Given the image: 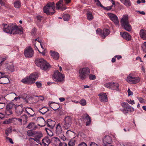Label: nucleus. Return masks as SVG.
<instances>
[{
    "label": "nucleus",
    "mask_w": 146,
    "mask_h": 146,
    "mask_svg": "<svg viewBox=\"0 0 146 146\" xmlns=\"http://www.w3.org/2000/svg\"><path fill=\"white\" fill-rule=\"evenodd\" d=\"M5 138L7 139L9 141V142L13 144L14 143L12 139L8 137H6Z\"/></svg>",
    "instance_id": "052dcab7"
},
{
    "label": "nucleus",
    "mask_w": 146,
    "mask_h": 146,
    "mask_svg": "<svg viewBox=\"0 0 146 146\" xmlns=\"http://www.w3.org/2000/svg\"><path fill=\"white\" fill-rule=\"evenodd\" d=\"M35 97L36 98V100H38V101H43L44 99V97L42 96H35Z\"/></svg>",
    "instance_id": "8fccbe9b"
},
{
    "label": "nucleus",
    "mask_w": 146,
    "mask_h": 146,
    "mask_svg": "<svg viewBox=\"0 0 146 146\" xmlns=\"http://www.w3.org/2000/svg\"><path fill=\"white\" fill-rule=\"evenodd\" d=\"M72 122V118L70 116H67L64 118V120L62 123L63 127L65 129H68L71 126Z\"/></svg>",
    "instance_id": "0eeeda50"
},
{
    "label": "nucleus",
    "mask_w": 146,
    "mask_h": 146,
    "mask_svg": "<svg viewBox=\"0 0 146 146\" xmlns=\"http://www.w3.org/2000/svg\"><path fill=\"white\" fill-rule=\"evenodd\" d=\"M107 15L110 19L115 24L119 25V21L117 16L115 14L111 13H108Z\"/></svg>",
    "instance_id": "f8f14e48"
},
{
    "label": "nucleus",
    "mask_w": 146,
    "mask_h": 146,
    "mask_svg": "<svg viewBox=\"0 0 146 146\" xmlns=\"http://www.w3.org/2000/svg\"><path fill=\"white\" fill-rule=\"evenodd\" d=\"M42 144L44 146H48L51 142V140L48 137H46L42 140Z\"/></svg>",
    "instance_id": "a878e982"
},
{
    "label": "nucleus",
    "mask_w": 146,
    "mask_h": 146,
    "mask_svg": "<svg viewBox=\"0 0 146 146\" xmlns=\"http://www.w3.org/2000/svg\"><path fill=\"white\" fill-rule=\"evenodd\" d=\"M89 78L90 80H94L96 78V76L95 75L90 74L89 75Z\"/></svg>",
    "instance_id": "603ef678"
},
{
    "label": "nucleus",
    "mask_w": 146,
    "mask_h": 146,
    "mask_svg": "<svg viewBox=\"0 0 146 146\" xmlns=\"http://www.w3.org/2000/svg\"><path fill=\"white\" fill-rule=\"evenodd\" d=\"M21 82L24 84H32L34 83L31 78H30V76L29 77H26L25 78L23 79Z\"/></svg>",
    "instance_id": "a211bd4d"
},
{
    "label": "nucleus",
    "mask_w": 146,
    "mask_h": 146,
    "mask_svg": "<svg viewBox=\"0 0 146 146\" xmlns=\"http://www.w3.org/2000/svg\"><path fill=\"white\" fill-rule=\"evenodd\" d=\"M23 33L22 29L21 27H17L16 34H21Z\"/></svg>",
    "instance_id": "37998d69"
},
{
    "label": "nucleus",
    "mask_w": 146,
    "mask_h": 146,
    "mask_svg": "<svg viewBox=\"0 0 146 146\" xmlns=\"http://www.w3.org/2000/svg\"><path fill=\"white\" fill-rule=\"evenodd\" d=\"M5 104L4 103H0V109H3L5 106Z\"/></svg>",
    "instance_id": "680f3d73"
},
{
    "label": "nucleus",
    "mask_w": 146,
    "mask_h": 146,
    "mask_svg": "<svg viewBox=\"0 0 146 146\" xmlns=\"http://www.w3.org/2000/svg\"><path fill=\"white\" fill-rule=\"evenodd\" d=\"M75 141L74 140H71L68 143V146H74Z\"/></svg>",
    "instance_id": "a18cd8bd"
},
{
    "label": "nucleus",
    "mask_w": 146,
    "mask_h": 146,
    "mask_svg": "<svg viewBox=\"0 0 146 146\" xmlns=\"http://www.w3.org/2000/svg\"><path fill=\"white\" fill-rule=\"evenodd\" d=\"M104 86L108 88H109L113 90H119V84L117 83L113 82H110L104 84Z\"/></svg>",
    "instance_id": "9d476101"
},
{
    "label": "nucleus",
    "mask_w": 146,
    "mask_h": 146,
    "mask_svg": "<svg viewBox=\"0 0 146 146\" xmlns=\"http://www.w3.org/2000/svg\"><path fill=\"white\" fill-rule=\"evenodd\" d=\"M21 119H23L22 121H25L27 120V116L26 115H22L21 118Z\"/></svg>",
    "instance_id": "13d9d810"
},
{
    "label": "nucleus",
    "mask_w": 146,
    "mask_h": 146,
    "mask_svg": "<svg viewBox=\"0 0 146 146\" xmlns=\"http://www.w3.org/2000/svg\"><path fill=\"white\" fill-rule=\"evenodd\" d=\"M36 28H34L32 29L31 32V34L33 35H35L36 34Z\"/></svg>",
    "instance_id": "864d4df0"
},
{
    "label": "nucleus",
    "mask_w": 146,
    "mask_h": 146,
    "mask_svg": "<svg viewBox=\"0 0 146 146\" xmlns=\"http://www.w3.org/2000/svg\"><path fill=\"white\" fill-rule=\"evenodd\" d=\"M83 116L84 117L83 118H84L85 119L86 121V126L89 125L91 123V119L90 117L87 113L84 114Z\"/></svg>",
    "instance_id": "5701e85b"
},
{
    "label": "nucleus",
    "mask_w": 146,
    "mask_h": 146,
    "mask_svg": "<svg viewBox=\"0 0 146 146\" xmlns=\"http://www.w3.org/2000/svg\"><path fill=\"white\" fill-rule=\"evenodd\" d=\"M13 27L11 29L10 33L13 35L16 34L17 26L15 24H13Z\"/></svg>",
    "instance_id": "72a5a7b5"
},
{
    "label": "nucleus",
    "mask_w": 146,
    "mask_h": 146,
    "mask_svg": "<svg viewBox=\"0 0 146 146\" xmlns=\"http://www.w3.org/2000/svg\"><path fill=\"white\" fill-rule=\"evenodd\" d=\"M82 106H85L86 104V100L84 99H82L79 102Z\"/></svg>",
    "instance_id": "c03bdc74"
},
{
    "label": "nucleus",
    "mask_w": 146,
    "mask_h": 146,
    "mask_svg": "<svg viewBox=\"0 0 146 146\" xmlns=\"http://www.w3.org/2000/svg\"><path fill=\"white\" fill-rule=\"evenodd\" d=\"M53 77L54 80L57 82L63 81L65 78L64 75L60 73L58 70H56L54 72Z\"/></svg>",
    "instance_id": "39448f33"
},
{
    "label": "nucleus",
    "mask_w": 146,
    "mask_h": 146,
    "mask_svg": "<svg viewBox=\"0 0 146 146\" xmlns=\"http://www.w3.org/2000/svg\"><path fill=\"white\" fill-rule=\"evenodd\" d=\"M27 95L26 94H22V96L21 98L23 99H25L27 97Z\"/></svg>",
    "instance_id": "69168bd1"
},
{
    "label": "nucleus",
    "mask_w": 146,
    "mask_h": 146,
    "mask_svg": "<svg viewBox=\"0 0 146 146\" xmlns=\"http://www.w3.org/2000/svg\"><path fill=\"white\" fill-rule=\"evenodd\" d=\"M127 101L128 103L131 105H133L135 104L134 101V100H127Z\"/></svg>",
    "instance_id": "0e129e2a"
},
{
    "label": "nucleus",
    "mask_w": 146,
    "mask_h": 146,
    "mask_svg": "<svg viewBox=\"0 0 146 146\" xmlns=\"http://www.w3.org/2000/svg\"><path fill=\"white\" fill-rule=\"evenodd\" d=\"M42 17L40 15H38L36 17L37 20L38 22H40L41 21Z\"/></svg>",
    "instance_id": "4d7b16f0"
},
{
    "label": "nucleus",
    "mask_w": 146,
    "mask_h": 146,
    "mask_svg": "<svg viewBox=\"0 0 146 146\" xmlns=\"http://www.w3.org/2000/svg\"><path fill=\"white\" fill-rule=\"evenodd\" d=\"M62 129L60 126V123H58L56 127V134L58 135L62 133Z\"/></svg>",
    "instance_id": "473e14b6"
},
{
    "label": "nucleus",
    "mask_w": 146,
    "mask_h": 146,
    "mask_svg": "<svg viewBox=\"0 0 146 146\" xmlns=\"http://www.w3.org/2000/svg\"><path fill=\"white\" fill-rule=\"evenodd\" d=\"M139 35L141 37L143 40H146V31L143 29L140 31Z\"/></svg>",
    "instance_id": "7c9ffc66"
},
{
    "label": "nucleus",
    "mask_w": 146,
    "mask_h": 146,
    "mask_svg": "<svg viewBox=\"0 0 146 146\" xmlns=\"http://www.w3.org/2000/svg\"><path fill=\"white\" fill-rule=\"evenodd\" d=\"M123 109L121 110L124 113H129L134 111V108L129 105L127 103L123 102L121 104Z\"/></svg>",
    "instance_id": "423d86ee"
},
{
    "label": "nucleus",
    "mask_w": 146,
    "mask_h": 146,
    "mask_svg": "<svg viewBox=\"0 0 146 146\" xmlns=\"http://www.w3.org/2000/svg\"><path fill=\"white\" fill-rule=\"evenodd\" d=\"M30 77L33 81L34 83L35 82L36 80L38 77V75L37 73L34 72L32 73L30 75Z\"/></svg>",
    "instance_id": "2f4dec72"
},
{
    "label": "nucleus",
    "mask_w": 146,
    "mask_h": 146,
    "mask_svg": "<svg viewBox=\"0 0 146 146\" xmlns=\"http://www.w3.org/2000/svg\"><path fill=\"white\" fill-rule=\"evenodd\" d=\"M24 111L22 105L15 106V112L17 115H21Z\"/></svg>",
    "instance_id": "ddd939ff"
},
{
    "label": "nucleus",
    "mask_w": 146,
    "mask_h": 146,
    "mask_svg": "<svg viewBox=\"0 0 146 146\" xmlns=\"http://www.w3.org/2000/svg\"><path fill=\"white\" fill-rule=\"evenodd\" d=\"M142 50L144 53H146V42H144L141 46Z\"/></svg>",
    "instance_id": "ea45409f"
},
{
    "label": "nucleus",
    "mask_w": 146,
    "mask_h": 146,
    "mask_svg": "<svg viewBox=\"0 0 146 146\" xmlns=\"http://www.w3.org/2000/svg\"><path fill=\"white\" fill-rule=\"evenodd\" d=\"M86 15L87 16V19L88 20L91 21L93 19L94 17L91 12H87Z\"/></svg>",
    "instance_id": "e433bc0d"
},
{
    "label": "nucleus",
    "mask_w": 146,
    "mask_h": 146,
    "mask_svg": "<svg viewBox=\"0 0 146 146\" xmlns=\"http://www.w3.org/2000/svg\"><path fill=\"white\" fill-rule=\"evenodd\" d=\"M39 110H38V112L41 113L42 115L44 114L46 112L49 111V109L45 106L42 107H40L39 108Z\"/></svg>",
    "instance_id": "bb28decb"
},
{
    "label": "nucleus",
    "mask_w": 146,
    "mask_h": 146,
    "mask_svg": "<svg viewBox=\"0 0 146 146\" xmlns=\"http://www.w3.org/2000/svg\"><path fill=\"white\" fill-rule=\"evenodd\" d=\"M33 50L30 46L26 47L24 50V54L27 58L32 57L33 54Z\"/></svg>",
    "instance_id": "9b49d317"
},
{
    "label": "nucleus",
    "mask_w": 146,
    "mask_h": 146,
    "mask_svg": "<svg viewBox=\"0 0 146 146\" xmlns=\"http://www.w3.org/2000/svg\"><path fill=\"white\" fill-rule=\"evenodd\" d=\"M99 99L102 102H105L108 101L107 96L105 93H102L98 95Z\"/></svg>",
    "instance_id": "f3484780"
},
{
    "label": "nucleus",
    "mask_w": 146,
    "mask_h": 146,
    "mask_svg": "<svg viewBox=\"0 0 146 146\" xmlns=\"http://www.w3.org/2000/svg\"><path fill=\"white\" fill-rule=\"evenodd\" d=\"M90 146H98V145L94 142H91Z\"/></svg>",
    "instance_id": "774afa93"
},
{
    "label": "nucleus",
    "mask_w": 146,
    "mask_h": 146,
    "mask_svg": "<svg viewBox=\"0 0 146 146\" xmlns=\"http://www.w3.org/2000/svg\"><path fill=\"white\" fill-rule=\"evenodd\" d=\"M5 113L6 115H9L12 113V110L6 109L5 111Z\"/></svg>",
    "instance_id": "09e8293b"
},
{
    "label": "nucleus",
    "mask_w": 146,
    "mask_h": 146,
    "mask_svg": "<svg viewBox=\"0 0 146 146\" xmlns=\"http://www.w3.org/2000/svg\"><path fill=\"white\" fill-rule=\"evenodd\" d=\"M35 84L36 85L37 87L39 88L41 87L42 86V84L40 82H36Z\"/></svg>",
    "instance_id": "6e6d98bb"
},
{
    "label": "nucleus",
    "mask_w": 146,
    "mask_h": 146,
    "mask_svg": "<svg viewBox=\"0 0 146 146\" xmlns=\"http://www.w3.org/2000/svg\"><path fill=\"white\" fill-rule=\"evenodd\" d=\"M8 69L11 72H13L14 70V66L13 64H9L7 66Z\"/></svg>",
    "instance_id": "a19ab883"
},
{
    "label": "nucleus",
    "mask_w": 146,
    "mask_h": 146,
    "mask_svg": "<svg viewBox=\"0 0 146 146\" xmlns=\"http://www.w3.org/2000/svg\"><path fill=\"white\" fill-rule=\"evenodd\" d=\"M34 132H33L31 130H28L27 132V135L29 136H34Z\"/></svg>",
    "instance_id": "49530a36"
},
{
    "label": "nucleus",
    "mask_w": 146,
    "mask_h": 146,
    "mask_svg": "<svg viewBox=\"0 0 146 146\" xmlns=\"http://www.w3.org/2000/svg\"><path fill=\"white\" fill-rule=\"evenodd\" d=\"M127 81L131 84H135L139 83L140 81V78L138 77H135L132 76L131 74L127 76L126 79Z\"/></svg>",
    "instance_id": "6e6552de"
},
{
    "label": "nucleus",
    "mask_w": 146,
    "mask_h": 146,
    "mask_svg": "<svg viewBox=\"0 0 146 146\" xmlns=\"http://www.w3.org/2000/svg\"><path fill=\"white\" fill-rule=\"evenodd\" d=\"M121 26L123 27L125 30L128 31H131L132 28L129 23L127 15H125L123 16L121 19Z\"/></svg>",
    "instance_id": "f03ea898"
},
{
    "label": "nucleus",
    "mask_w": 146,
    "mask_h": 146,
    "mask_svg": "<svg viewBox=\"0 0 146 146\" xmlns=\"http://www.w3.org/2000/svg\"><path fill=\"white\" fill-rule=\"evenodd\" d=\"M5 74L4 72H0V81H3V80H5L4 81L1 82V83L2 84H5L8 83L9 79L3 76Z\"/></svg>",
    "instance_id": "aec40b11"
},
{
    "label": "nucleus",
    "mask_w": 146,
    "mask_h": 146,
    "mask_svg": "<svg viewBox=\"0 0 146 146\" xmlns=\"http://www.w3.org/2000/svg\"><path fill=\"white\" fill-rule=\"evenodd\" d=\"M2 25L4 27L3 29V31L5 33H10L11 29L13 27V24H10L8 25L3 24Z\"/></svg>",
    "instance_id": "4468645a"
},
{
    "label": "nucleus",
    "mask_w": 146,
    "mask_h": 146,
    "mask_svg": "<svg viewBox=\"0 0 146 146\" xmlns=\"http://www.w3.org/2000/svg\"><path fill=\"white\" fill-rule=\"evenodd\" d=\"M11 132L12 130L11 128H9L7 129V130L5 131V133L7 136V137L9 135V134L11 133Z\"/></svg>",
    "instance_id": "3c124183"
},
{
    "label": "nucleus",
    "mask_w": 146,
    "mask_h": 146,
    "mask_svg": "<svg viewBox=\"0 0 146 146\" xmlns=\"http://www.w3.org/2000/svg\"><path fill=\"white\" fill-rule=\"evenodd\" d=\"M60 138L63 141L65 140L66 139V137L62 134L60 135Z\"/></svg>",
    "instance_id": "e2e57ef3"
},
{
    "label": "nucleus",
    "mask_w": 146,
    "mask_h": 146,
    "mask_svg": "<svg viewBox=\"0 0 146 146\" xmlns=\"http://www.w3.org/2000/svg\"><path fill=\"white\" fill-rule=\"evenodd\" d=\"M121 2L127 7L131 6V3L129 0H120Z\"/></svg>",
    "instance_id": "c9c22d12"
},
{
    "label": "nucleus",
    "mask_w": 146,
    "mask_h": 146,
    "mask_svg": "<svg viewBox=\"0 0 146 146\" xmlns=\"http://www.w3.org/2000/svg\"><path fill=\"white\" fill-rule=\"evenodd\" d=\"M43 136V134L40 131H35L34 132V138H29L28 140L30 143L35 141L38 143L40 142V139Z\"/></svg>",
    "instance_id": "20e7f679"
},
{
    "label": "nucleus",
    "mask_w": 146,
    "mask_h": 146,
    "mask_svg": "<svg viewBox=\"0 0 146 146\" xmlns=\"http://www.w3.org/2000/svg\"><path fill=\"white\" fill-rule=\"evenodd\" d=\"M55 122L50 119H48L47 120V122L46 123V124L47 126L49 127L52 128L54 126Z\"/></svg>",
    "instance_id": "393cba45"
},
{
    "label": "nucleus",
    "mask_w": 146,
    "mask_h": 146,
    "mask_svg": "<svg viewBox=\"0 0 146 146\" xmlns=\"http://www.w3.org/2000/svg\"><path fill=\"white\" fill-rule=\"evenodd\" d=\"M37 66L39 67L40 68L44 70H46L50 68L51 66L50 64H36Z\"/></svg>",
    "instance_id": "c756f323"
},
{
    "label": "nucleus",
    "mask_w": 146,
    "mask_h": 146,
    "mask_svg": "<svg viewBox=\"0 0 146 146\" xmlns=\"http://www.w3.org/2000/svg\"><path fill=\"white\" fill-rule=\"evenodd\" d=\"M48 104L49 106L55 111L58 109L60 107L58 104L54 102H49Z\"/></svg>",
    "instance_id": "4be33fe9"
},
{
    "label": "nucleus",
    "mask_w": 146,
    "mask_h": 146,
    "mask_svg": "<svg viewBox=\"0 0 146 146\" xmlns=\"http://www.w3.org/2000/svg\"><path fill=\"white\" fill-rule=\"evenodd\" d=\"M21 98V97L20 96H18V97H15L14 98V100H12V101H15L16 102L18 101H19L20 100V99Z\"/></svg>",
    "instance_id": "5fc2aeb1"
},
{
    "label": "nucleus",
    "mask_w": 146,
    "mask_h": 146,
    "mask_svg": "<svg viewBox=\"0 0 146 146\" xmlns=\"http://www.w3.org/2000/svg\"><path fill=\"white\" fill-rule=\"evenodd\" d=\"M37 127L33 122L29 123L27 127V128L32 129H36Z\"/></svg>",
    "instance_id": "f704fd0d"
},
{
    "label": "nucleus",
    "mask_w": 146,
    "mask_h": 146,
    "mask_svg": "<svg viewBox=\"0 0 146 146\" xmlns=\"http://www.w3.org/2000/svg\"><path fill=\"white\" fill-rule=\"evenodd\" d=\"M25 111L29 117H33L36 115L35 112L33 109L31 108H28L25 109Z\"/></svg>",
    "instance_id": "412c9836"
},
{
    "label": "nucleus",
    "mask_w": 146,
    "mask_h": 146,
    "mask_svg": "<svg viewBox=\"0 0 146 146\" xmlns=\"http://www.w3.org/2000/svg\"><path fill=\"white\" fill-rule=\"evenodd\" d=\"M137 98L140 103H145L146 102V100L142 98L137 97Z\"/></svg>",
    "instance_id": "de8ad7c7"
},
{
    "label": "nucleus",
    "mask_w": 146,
    "mask_h": 146,
    "mask_svg": "<svg viewBox=\"0 0 146 146\" xmlns=\"http://www.w3.org/2000/svg\"><path fill=\"white\" fill-rule=\"evenodd\" d=\"M70 16L68 14H65L63 16V18L65 21H68L69 19Z\"/></svg>",
    "instance_id": "79ce46f5"
},
{
    "label": "nucleus",
    "mask_w": 146,
    "mask_h": 146,
    "mask_svg": "<svg viewBox=\"0 0 146 146\" xmlns=\"http://www.w3.org/2000/svg\"><path fill=\"white\" fill-rule=\"evenodd\" d=\"M120 34L121 36L125 39L129 41L131 39V36L127 32L123 33L121 32Z\"/></svg>",
    "instance_id": "6ab92c4d"
},
{
    "label": "nucleus",
    "mask_w": 146,
    "mask_h": 146,
    "mask_svg": "<svg viewBox=\"0 0 146 146\" xmlns=\"http://www.w3.org/2000/svg\"><path fill=\"white\" fill-rule=\"evenodd\" d=\"M103 146H107V144H110L111 142V138L109 135L106 136L103 139Z\"/></svg>",
    "instance_id": "dca6fc26"
},
{
    "label": "nucleus",
    "mask_w": 146,
    "mask_h": 146,
    "mask_svg": "<svg viewBox=\"0 0 146 146\" xmlns=\"http://www.w3.org/2000/svg\"><path fill=\"white\" fill-rule=\"evenodd\" d=\"M51 55L52 58L55 60H58L59 58V54L54 51L50 50Z\"/></svg>",
    "instance_id": "c85d7f7f"
},
{
    "label": "nucleus",
    "mask_w": 146,
    "mask_h": 146,
    "mask_svg": "<svg viewBox=\"0 0 146 146\" xmlns=\"http://www.w3.org/2000/svg\"><path fill=\"white\" fill-rule=\"evenodd\" d=\"M127 92L128 93V96H132L133 94V92L131 91L130 90L129 88H128L127 90Z\"/></svg>",
    "instance_id": "bf43d9fd"
},
{
    "label": "nucleus",
    "mask_w": 146,
    "mask_h": 146,
    "mask_svg": "<svg viewBox=\"0 0 146 146\" xmlns=\"http://www.w3.org/2000/svg\"><path fill=\"white\" fill-rule=\"evenodd\" d=\"M55 3L53 2L47 3L43 8L44 13L48 15H52L55 13Z\"/></svg>",
    "instance_id": "f257e3e1"
},
{
    "label": "nucleus",
    "mask_w": 146,
    "mask_h": 146,
    "mask_svg": "<svg viewBox=\"0 0 146 146\" xmlns=\"http://www.w3.org/2000/svg\"><path fill=\"white\" fill-rule=\"evenodd\" d=\"M21 6V2L19 1H17L15 2L14 6L15 7L17 8H20Z\"/></svg>",
    "instance_id": "58836bf2"
},
{
    "label": "nucleus",
    "mask_w": 146,
    "mask_h": 146,
    "mask_svg": "<svg viewBox=\"0 0 146 146\" xmlns=\"http://www.w3.org/2000/svg\"><path fill=\"white\" fill-rule=\"evenodd\" d=\"M37 121L39 126H44L46 124V121L42 117H38L37 119Z\"/></svg>",
    "instance_id": "b1692460"
},
{
    "label": "nucleus",
    "mask_w": 146,
    "mask_h": 146,
    "mask_svg": "<svg viewBox=\"0 0 146 146\" xmlns=\"http://www.w3.org/2000/svg\"><path fill=\"white\" fill-rule=\"evenodd\" d=\"M97 34L100 35L101 37L105 38L106 36L109 35L110 33V30L107 29H104L102 31L100 29H98L96 30Z\"/></svg>",
    "instance_id": "1a4fd4ad"
},
{
    "label": "nucleus",
    "mask_w": 146,
    "mask_h": 146,
    "mask_svg": "<svg viewBox=\"0 0 146 146\" xmlns=\"http://www.w3.org/2000/svg\"><path fill=\"white\" fill-rule=\"evenodd\" d=\"M90 73V70L88 67L80 68L78 71L79 76L82 80L86 79Z\"/></svg>",
    "instance_id": "7ed1b4c3"
},
{
    "label": "nucleus",
    "mask_w": 146,
    "mask_h": 146,
    "mask_svg": "<svg viewBox=\"0 0 146 146\" xmlns=\"http://www.w3.org/2000/svg\"><path fill=\"white\" fill-rule=\"evenodd\" d=\"M59 146H67V144L65 143L60 142L59 144Z\"/></svg>",
    "instance_id": "338daca9"
},
{
    "label": "nucleus",
    "mask_w": 146,
    "mask_h": 146,
    "mask_svg": "<svg viewBox=\"0 0 146 146\" xmlns=\"http://www.w3.org/2000/svg\"><path fill=\"white\" fill-rule=\"evenodd\" d=\"M15 104L12 103H10L7 104L6 107V109L12 110L13 107L15 106Z\"/></svg>",
    "instance_id": "4c0bfd02"
},
{
    "label": "nucleus",
    "mask_w": 146,
    "mask_h": 146,
    "mask_svg": "<svg viewBox=\"0 0 146 146\" xmlns=\"http://www.w3.org/2000/svg\"><path fill=\"white\" fill-rule=\"evenodd\" d=\"M63 0H60L56 3V9L58 10L61 9L62 11H64L66 9V7H63Z\"/></svg>",
    "instance_id": "2eb2a0df"
},
{
    "label": "nucleus",
    "mask_w": 146,
    "mask_h": 146,
    "mask_svg": "<svg viewBox=\"0 0 146 146\" xmlns=\"http://www.w3.org/2000/svg\"><path fill=\"white\" fill-rule=\"evenodd\" d=\"M35 64H49L43 58H36L35 60Z\"/></svg>",
    "instance_id": "cd10ccee"
}]
</instances>
